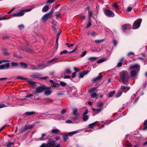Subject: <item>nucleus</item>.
<instances>
[{"mask_svg":"<svg viewBox=\"0 0 147 147\" xmlns=\"http://www.w3.org/2000/svg\"><path fill=\"white\" fill-rule=\"evenodd\" d=\"M130 74L131 77L136 76L137 72L134 70H132L130 72Z\"/></svg>","mask_w":147,"mask_h":147,"instance_id":"393cba45","label":"nucleus"},{"mask_svg":"<svg viewBox=\"0 0 147 147\" xmlns=\"http://www.w3.org/2000/svg\"><path fill=\"white\" fill-rule=\"evenodd\" d=\"M79 130H77L76 131L71 132H69L68 133V136H72V135L76 134V133H77L78 132Z\"/></svg>","mask_w":147,"mask_h":147,"instance_id":"a878e982","label":"nucleus"},{"mask_svg":"<svg viewBox=\"0 0 147 147\" xmlns=\"http://www.w3.org/2000/svg\"><path fill=\"white\" fill-rule=\"evenodd\" d=\"M31 67H30V69L32 70H35L37 69V68L35 67L33 65H31Z\"/></svg>","mask_w":147,"mask_h":147,"instance_id":"8fccbe9b","label":"nucleus"},{"mask_svg":"<svg viewBox=\"0 0 147 147\" xmlns=\"http://www.w3.org/2000/svg\"><path fill=\"white\" fill-rule=\"evenodd\" d=\"M97 57H91L88 58V60L91 61H93L97 60Z\"/></svg>","mask_w":147,"mask_h":147,"instance_id":"cd10ccee","label":"nucleus"},{"mask_svg":"<svg viewBox=\"0 0 147 147\" xmlns=\"http://www.w3.org/2000/svg\"><path fill=\"white\" fill-rule=\"evenodd\" d=\"M61 32V31L59 30L58 32V33L57 34V39L56 40V45L57 46V49L58 47V40L59 37V36L60 35Z\"/></svg>","mask_w":147,"mask_h":147,"instance_id":"f8f14e48","label":"nucleus"},{"mask_svg":"<svg viewBox=\"0 0 147 147\" xmlns=\"http://www.w3.org/2000/svg\"><path fill=\"white\" fill-rule=\"evenodd\" d=\"M97 87H93L91 88L90 89H89L88 92H97L98 91V90L97 89Z\"/></svg>","mask_w":147,"mask_h":147,"instance_id":"aec40b11","label":"nucleus"},{"mask_svg":"<svg viewBox=\"0 0 147 147\" xmlns=\"http://www.w3.org/2000/svg\"><path fill=\"white\" fill-rule=\"evenodd\" d=\"M67 53H68V52L66 50H64L63 51H61L60 53V54L61 55H63V54H66Z\"/></svg>","mask_w":147,"mask_h":147,"instance_id":"c03bdc74","label":"nucleus"},{"mask_svg":"<svg viewBox=\"0 0 147 147\" xmlns=\"http://www.w3.org/2000/svg\"><path fill=\"white\" fill-rule=\"evenodd\" d=\"M142 20L140 19L136 20L134 22L133 24V28L136 29L138 28L140 26Z\"/></svg>","mask_w":147,"mask_h":147,"instance_id":"423d86ee","label":"nucleus"},{"mask_svg":"<svg viewBox=\"0 0 147 147\" xmlns=\"http://www.w3.org/2000/svg\"><path fill=\"white\" fill-rule=\"evenodd\" d=\"M23 15V12L21 11L19 12L18 13H15L12 15L11 16L13 17H20Z\"/></svg>","mask_w":147,"mask_h":147,"instance_id":"ddd939ff","label":"nucleus"},{"mask_svg":"<svg viewBox=\"0 0 147 147\" xmlns=\"http://www.w3.org/2000/svg\"><path fill=\"white\" fill-rule=\"evenodd\" d=\"M46 133H44L43 134H42L41 135V137L39 138V140H43V138L44 137L46 136Z\"/></svg>","mask_w":147,"mask_h":147,"instance_id":"f704fd0d","label":"nucleus"},{"mask_svg":"<svg viewBox=\"0 0 147 147\" xmlns=\"http://www.w3.org/2000/svg\"><path fill=\"white\" fill-rule=\"evenodd\" d=\"M33 96V95L32 94H27L26 96V98H28L29 97H30L31 96Z\"/></svg>","mask_w":147,"mask_h":147,"instance_id":"69168bd1","label":"nucleus"},{"mask_svg":"<svg viewBox=\"0 0 147 147\" xmlns=\"http://www.w3.org/2000/svg\"><path fill=\"white\" fill-rule=\"evenodd\" d=\"M13 144V142H9L8 143L7 145V147H10Z\"/></svg>","mask_w":147,"mask_h":147,"instance_id":"3c124183","label":"nucleus"},{"mask_svg":"<svg viewBox=\"0 0 147 147\" xmlns=\"http://www.w3.org/2000/svg\"><path fill=\"white\" fill-rule=\"evenodd\" d=\"M102 75L98 76V77L93 78L92 81L94 82H95L97 81L100 79L101 78H102Z\"/></svg>","mask_w":147,"mask_h":147,"instance_id":"412c9836","label":"nucleus"},{"mask_svg":"<svg viewBox=\"0 0 147 147\" xmlns=\"http://www.w3.org/2000/svg\"><path fill=\"white\" fill-rule=\"evenodd\" d=\"M74 70L76 72H78L80 71V69L78 67H75L74 68Z\"/></svg>","mask_w":147,"mask_h":147,"instance_id":"0e129e2a","label":"nucleus"},{"mask_svg":"<svg viewBox=\"0 0 147 147\" xmlns=\"http://www.w3.org/2000/svg\"><path fill=\"white\" fill-rule=\"evenodd\" d=\"M125 145L127 147H131L133 146V145L128 140L125 141Z\"/></svg>","mask_w":147,"mask_h":147,"instance_id":"dca6fc26","label":"nucleus"},{"mask_svg":"<svg viewBox=\"0 0 147 147\" xmlns=\"http://www.w3.org/2000/svg\"><path fill=\"white\" fill-rule=\"evenodd\" d=\"M83 119L84 121H87L89 118V117L87 115H83Z\"/></svg>","mask_w":147,"mask_h":147,"instance_id":"e433bc0d","label":"nucleus"},{"mask_svg":"<svg viewBox=\"0 0 147 147\" xmlns=\"http://www.w3.org/2000/svg\"><path fill=\"white\" fill-rule=\"evenodd\" d=\"M84 75H85L83 72H80V76H79V78H82L83 77Z\"/></svg>","mask_w":147,"mask_h":147,"instance_id":"49530a36","label":"nucleus"},{"mask_svg":"<svg viewBox=\"0 0 147 147\" xmlns=\"http://www.w3.org/2000/svg\"><path fill=\"white\" fill-rule=\"evenodd\" d=\"M10 66L9 63H6L0 65V69H7L9 68Z\"/></svg>","mask_w":147,"mask_h":147,"instance_id":"9d476101","label":"nucleus"},{"mask_svg":"<svg viewBox=\"0 0 147 147\" xmlns=\"http://www.w3.org/2000/svg\"><path fill=\"white\" fill-rule=\"evenodd\" d=\"M51 132L53 134H60L61 131L57 129H55L51 130Z\"/></svg>","mask_w":147,"mask_h":147,"instance_id":"2eb2a0df","label":"nucleus"},{"mask_svg":"<svg viewBox=\"0 0 147 147\" xmlns=\"http://www.w3.org/2000/svg\"><path fill=\"white\" fill-rule=\"evenodd\" d=\"M66 112H67L66 110L65 109H64L61 111V114H62V115L64 114Z\"/></svg>","mask_w":147,"mask_h":147,"instance_id":"6e6d98bb","label":"nucleus"},{"mask_svg":"<svg viewBox=\"0 0 147 147\" xmlns=\"http://www.w3.org/2000/svg\"><path fill=\"white\" fill-rule=\"evenodd\" d=\"M41 75L37 73H34L33 74L31 77L33 78H40V77Z\"/></svg>","mask_w":147,"mask_h":147,"instance_id":"f3484780","label":"nucleus"},{"mask_svg":"<svg viewBox=\"0 0 147 147\" xmlns=\"http://www.w3.org/2000/svg\"><path fill=\"white\" fill-rule=\"evenodd\" d=\"M52 88L49 86L47 87L45 85L41 84L40 86L37 87L36 89V92H51V91Z\"/></svg>","mask_w":147,"mask_h":147,"instance_id":"f257e3e1","label":"nucleus"},{"mask_svg":"<svg viewBox=\"0 0 147 147\" xmlns=\"http://www.w3.org/2000/svg\"><path fill=\"white\" fill-rule=\"evenodd\" d=\"M106 59L105 58H103L102 59H100L97 61V63H101L104 61L106 60Z\"/></svg>","mask_w":147,"mask_h":147,"instance_id":"2f4dec72","label":"nucleus"},{"mask_svg":"<svg viewBox=\"0 0 147 147\" xmlns=\"http://www.w3.org/2000/svg\"><path fill=\"white\" fill-rule=\"evenodd\" d=\"M31 10V9H24V10H22V11L23 12V15H24L25 13V12L29 11Z\"/></svg>","mask_w":147,"mask_h":147,"instance_id":"5fc2aeb1","label":"nucleus"},{"mask_svg":"<svg viewBox=\"0 0 147 147\" xmlns=\"http://www.w3.org/2000/svg\"><path fill=\"white\" fill-rule=\"evenodd\" d=\"M3 53L4 55H9V53L7 51L6 49H4L3 50Z\"/></svg>","mask_w":147,"mask_h":147,"instance_id":"473e14b6","label":"nucleus"},{"mask_svg":"<svg viewBox=\"0 0 147 147\" xmlns=\"http://www.w3.org/2000/svg\"><path fill=\"white\" fill-rule=\"evenodd\" d=\"M103 10L105 14L107 16L109 17H113L114 16L115 14L112 11L110 10L106 9L105 8H104Z\"/></svg>","mask_w":147,"mask_h":147,"instance_id":"39448f33","label":"nucleus"},{"mask_svg":"<svg viewBox=\"0 0 147 147\" xmlns=\"http://www.w3.org/2000/svg\"><path fill=\"white\" fill-rule=\"evenodd\" d=\"M93 13L92 12L90 11L89 13V20H91V18L92 17Z\"/></svg>","mask_w":147,"mask_h":147,"instance_id":"de8ad7c7","label":"nucleus"},{"mask_svg":"<svg viewBox=\"0 0 147 147\" xmlns=\"http://www.w3.org/2000/svg\"><path fill=\"white\" fill-rule=\"evenodd\" d=\"M58 58H56V57H55L52 59H51V60L49 61H48V62L49 63H51L52 62H53L55 61Z\"/></svg>","mask_w":147,"mask_h":147,"instance_id":"a18cd8bd","label":"nucleus"},{"mask_svg":"<svg viewBox=\"0 0 147 147\" xmlns=\"http://www.w3.org/2000/svg\"><path fill=\"white\" fill-rule=\"evenodd\" d=\"M130 89V87L127 86H122L121 87L119 92H127Z\"/></svg>","mask_w":147,"mask_h":147,"instance_id":"9b49d317","label":"nucleus"},{"mask_svg":"<svg viewBox=\"0 0 147 147\" xmlns=\"http://www.w3.org/2000/svg\"><path fill=\"white\" fill-rule=\"evenodd\" d=\"M26 80L27 82H28L30 83L31 85L33 87H35L36 86V82H33L31 80H29L28 78H27V79Z\"/></svg>","mask_w":147,"mask_h":147,"instance_id":"4468645a","label":"nucleus"},{"mask_svg":"<svg viewBox=\"0 0 147 147\" xmlns=\"http://www.w3.org/2000/svg\"><path fill=\"white\" fill-rule=\"evenodd\" d=\"M35 113H36L34 111L26 112L24 113V114L29 116L33 115L35 114Z\"/></svg>","mask_w":147,"mask_h":147,"instance_id":"b1692460","label":"nucleus"},{"mask_svg":"<svg viewBox=\"0 0 147 147\" xmlns=\"http://www.w3.org/2000/svg\"><path fill=\"white\" fill-rule=\"evenodd\" d=\"M113 7H115L117 9H119V5H117L116 4H114L113 5Z\"/></svg>","mask_w":147,"mask_h":147,"instance_id":"680f3d73","label":"nucleus"},{"mask_svg":"<svg viewBox=\"0 0 147 147\" xmlns=\"http://www.w3.org/2000/svg\"><path fill=\"white\" fill-rule=\"evenodd\" d=\"M49 82L51 86L52 87L56 88L60 86V85L59 83L54 82L52 80H50Z\"/></svg>","mask_w":147,"mask_h":147,"instance_id":"1a4fd4ad","label":"nucleus"},{"mask_svg":"<svg viewBox=\"0 0 147 147\" xmlns=\"http://www.w3.org/2000/svg\"><path fill=\"white\" fill-rule=\"evenodd\" d=\"M10 61L7 60H0V65L3 63L9 62Z\"/></svg>","mask_w":147,"mask_h":147,"instance_id":"c9c22d12","label":"nucleus"},{"mask_svg":"<svg viewBox=\"0 0 147 147\" xmlns=\"http://www.w3.org/2000/svg\"><path fill=\"white\" fill-rule=\"evenodd\" d=\"M91 96L92 98L96 97V98H97L98 97L97 94L96 92H93L91 94Z\"/></svg>","mask_w":147,"mask_h":147,"instance_id":"58836bf2","label":"nucleus"},{"mask_svg":"<svg viewBox=\"0 0 147 147\" xmlns=\"http://www.w3.org/2000/svg\"><path fill=\"white\" fill-rule=\"evenodd\" d=\"M11 66L13 67H17L19 65V64L17 63L12 62L11 63Z\"/></svg>","mask_w":147,"mask_h":147,"instance_id":"7c9ffc66","label":"nucleus"},{"mask_svg":"<svg viewBox=\"0 0 147 147\" xmlns=\"http://www.w3.org/2000/svg\"><path fill=\"white\" fill-rule=\"evenodd\" d=\"M138 68H139V65L138 64H136L131 66L130 67L129 69H135L137 70V69H138Z\"/></svg>","mask_w":147,"mask_h":147,"instance_id":"a211bd4d","label":"nucleus"},{"mask_svg":"<svg viewBox=\"0 0 147 147\" xmlns=\"http://www.w3.org/2000/svg\"><path fill=\"white\" fill-rule=\"evenodd\" d=\"M129 76V74L127 71L123 70L120 73V78L123 83L127 81Z\"/></svg>","mask_w":147,"mask_h":147,"instance_id":"f03ea898","label":"nucleus"},{"mask_svg":"<svg viewBox=\"0 0 147 147\" xmlns=\"http://www.w3.org/2000/svg\"><path fill=\"white\" fill-rule=\"evenodd\" d=\"M25 51L27 52L31 53L33 51V50L29 48L26 49L25 50Z\"/></svg>","mask_w":147,"mask_h":147,"instance_id":"72a5a7b5","label":"nucleus"},{"mask_svg":"<svg viewBox=\"0 0 147 147\" xmlns=\"http://www.w3.org/2000/svg\"><path fill=\"white\" fill-rule=\"evenodd\" d=\"M97 122H98V121H96L91 124H90L89 125V127L90 128L92 129L93 128L94 126L95 125V124Z\"/></svg>","mask_w":147,"mask_h":147,"instance_id":"c85d7f7f","label":"nucleus"},{"mask_svg":"<svg viewBox=\"0 0 147 147\" xmlns=\"http://www.w3.org/2000/svg\"><path fill=\"white\" fill-rule=\"evenodd\" d=\"M78 110L76 109H75L73 110V114L75 116H76L78 114Z\"/></svg>","mask_w":147,"mask_h":147,"instance_id":"c756f323","label":"nucleus"},{"mask_svg":"<svg viewBox=\"0 0 147 147\" xmlns=\"http://www.w3.org/2000/svg\"><path fill=\"white\" fill-rule=\"evenodd\" d=\"M17 78L18 79H20L23 80H25L27 79V78L22 77L21 76H17Z\"/></svg>","mask_w":147,"mask_h":147,"instance_id":"a19ab883","label":"nucleus"},{"mask_svg":"<svg viewBox=\"0 0 147 147\" xmlns=\"http://www.w3.org/2000/svg\"><path fill=\"white\" fill-rule=\"evenodd\" d=\"M113 43L114 44V46L115 47H116L117 46V41L115 39H114L113 40Z\"/></svg>","mask_w":147,"mask_h":147,"instance_id":"4d7b16f0","label":"nucleus"},{"mask_svg":"<svg viewBox=\"0 0 147 147\" xmlns=\"http://www.w3.org/2000/svg\"><path fill=\"white\" fill-rule=\"evenodd\" d=\"M103 105V103L101 102L98 103V106L99 108L101 107Z\"/></svg>","mask_w":147,"mask_h":147,"instance_id":"603ef678","label":"nucleus"},{"mask_svg":"<svg viewBox=\"0 0 147 147\" xmlns=\"http://www.w3.org/2000/svg\"><path fill=\"white\" fill-rule=\"evenodd\" d=\"M67 94L70 97L74 98V97H76V94H73L72 92H67Z\"/></svg>","mask_w":147,"mask_h":147,"instance_id":"bb28decb","label":"nucleus"},{"mask_svg":"<svg viewBox=\"0 0 147 147\" xmlns=\"http://www.w3.org/2000/svg\"><path fill=\"white\" fill-rule=\"evenodd\" d=\"M66 45L67 46V47L69 48L71 47H72L74 46V44H71L70 45H69V43H67L66 44Z\"/></svg>","mask_w":147,"mask_h":147,"instance_id":"052dcab7","label":"nucleus"},{"mask_svg":"<svg viewBox=\"0 0 147 147\" xmlns=\"http://www.w3.org/2000/svg\"><path fill=\"white\" fill-rule=\"evenodd\" d=\"M76 74V73L75 72H74L72 74V76H71L72 78H74L75 77Z\"/></svg>","mask_w":147,"mask_h":147,"instance_id":"338daca9","label":"nucleus"},{"mask_svg":"<svg viewBox=\"0 0 147 147\" xmlns=\"http://www.w3.org/2000/svg\"><path fill=\"white\" fill-rule=\"evenodd\" d=\"M54 9H52L49 13H46L44 15L42 18V22H45L48 18H51L54 12Z\"/></svg>","mask_w":147,"mask_h":147,"instance_id":"20e7f679","label":"nucleus"},{"mask_svg":"<svg viewBox=\"0 0 147 147\" xmlns=\"http://www.w3.org/2000/svg\"><path fill=\"white\" fill-rule=\"evenodd\" d=\"M68 135H64L63 136V139L64 141H66L67 139H68Z\"/></svg>","mask_w":147,"mask_h":147,"instance_id":"ea45409f","label":"nucleus"},{"mask_svg":"<svg viewBox=\"0 0 147 147\" xmlns=\"http://www.w3.org/2000/svg\"><path fill=\"white\" fill-rule=\"evenodd\" d=\"M60 85L62 86H65L66 85V84L64 82L61 81L60 82Z\"/></svg>","mask_w":147,"mask_h":147,"instance_id":"bf43d9fd","label":"nucleus"},{"mask_svg":"<svg viewBox=\"0 0 147 147\" xmlns=\"http://www.w3.org/2000/svg\"><path fill=\"white\" fill-rule=\"evenodd\" d=\"M131 28V26L129 24H124L122 26L121 29L125 32L127 29L129 30Z\"/></svg>","mask_w":147,"mask_h":147,"instance_id":"6e6552de","label":"nucleus"},{"mask_svg":"<svg viewBox=\"0 0 147 147\" xmlns=\"http://www.w3.org/2000/svg\"><path fill=\"white\" fill-rule=\"evenodd\" d=\"M34 125H26L24 127L21 128L19 129V131L20 133H23V132L26 131V130L29 129H30L34 127Z\"/></svg>","mask_w":147,"mask_h":147,"instance_id":"0eeeda50","label":"nucleus"},{"mask_svg":"<svg viewBox=\"0 0 147 147\" xmlns=\"http://www.w3.org/2000/svg\"><path fill=\"white\" fill-rule=\"evenodd\" d=\"M52 147H61V146L59 143H58L56 145H55L54 146Z\"/></svg>","mask_w":147,"mask_h":147,"instance_id":"774afa93","label":"nucleus"},{"mask_svg":"<svg viewBox=\"0 0 147 147\" xmlns=\"http://www.w3.org/2000/svg\"><path fill=\"white\" fill-rule=\"evenodd\" d=\"M49 9V6L48 5H45L42 9V11L43 12H46L48 11Z\"/></svg>","mask_w":147,"mask_h":147,"instance_id":"6ab92c4d","label":"nucleus"},{"mask_svg":"<svg viewBox=\"0 0 147 147\" xmlns=\"http://www.w3.org/2000/svg\"><path fill=\"white\" fill-rule=\"evenodd\" d=\"M87 52L86 51H84L82 54L80 55L81 57H84L86 54Z\"/></svg>","mask_w":147,"mask_h":147,"instance_id":"e2e57ef3","label":"nucleus"},{"mask_svg":"<svg viewBox=\"0 0 147 147\" xmlns=\"http://www.w3.org/2000/svg\"><path fill=\"white\" fill-rule=\"evenodd\" d=\"M78 48V46H76L75 48L72 51H70L68 52V53H73Z\"/></svg>","mask_w":147,"mask_h":147,"instance_id":"09e8293b","label":"nucleus"},{"mask_svg":"<svg viewBox=\"0 0 147 147\" xmlns=\"http://www.w3.org/2000/svg\"><path fill=\"white\" fill-rule=\"evenodd\" d=\"M92 25L91 20H89L86 26V28H88L90 27Z\"/></svg>","mask_w":147,"mask_h":147,"instance_id":"4c0bfd02","label":"nucleus"},{"mask_svg":"<svg viewBox=\"0 0 147 147\" xmlns=\"http://www.w3.org/2000/svg\"><path fill=\"white\" fill-rule=\"evenodd\" d=\"M123 61H124L123 58H121L120 60V61H121V62H119L117 63V66L118 67H120L122 65V64L123 63Z\"/></svg>","mask_w":147,"mask_h":147,"instance_id":"4be33fe9","label":"nucleus"},{"mask_svg":"<svg viewBox=\"0 0 147 147\" xmlns=\"http://www.w3.org/2000/svg\"><path fill=\"white\" fill-rule=\"evenodd\" d=\"M24 25L22 24L18 26V27L20 30H22L24 28Z\"/></svg>","mask_w":147,"mask_h":147,"instance_id":"864d4df0","label":"nucleus"},{"mask_svg":"<svg viewBox=\"0 0 147 147\" xmlns=\"http://www.w3.org/2000/svg\"><path fill=\"white\" fill-rule=\"evenodd\" d=\"M55 142V140H53L52 138H50L48 141L47 143H43L40 147H52L54 146Z\"/></svg>","mask_w":147,"mask_h":147,"instance_id":"7ed1b4c3","label":"nucleus"},{"mask_svg":"<svg viewBox=\"0 0 147 147\" xmlns=\"http://www.w3.org/2000/svg\"><path fill=\"white\" fill-rule=\"evenodd\" d=\"M103 40H95L94 42H95L96 43L99 44V43H101Z\"/></svg>","mask_w":147,"mask_h":147,"instance_id":"79ce46f5","label":"nucleus"},{"mask_svg":"<svg viewBox=\"0 0 147 147\" xmlns=\"http://www.w3.org/2000/svg\"><path fill=\"white\" fill-rule=\"evenodd\" d=\"M20 65L25 69H26L28 66V65L25 63L24 62H20Z\"/></svg>","mask_w":147,"mask_h":147,"instance_id":"5701e85b","label":"nucleus"},{"mask_svg":"<svg viewBox=\"0 0 147 147\" xmlns=\"http://www.w3.org/2000/svg\"><path fill=\"white\" fill-rule=\"evenodd\" d=\"M65 71L66 73L68 74H70L71 73V70L69 68L66 69H65Z\"/></svg>","mask_w":147,"mask_h":147,"instance_id":"37998d69","label":"nucleus"},{"mask_svg":"<svg viewBox=\"0 0 147 147\" xmlns=\"http://www.w3.org/2000/svg\"><path fill=\"white\" fill-rule=\"evenodd\" d=\"M55 1V0H48L47 1V3H52L54 2Z\"/></svg>","mask_w":147,"mask_h":147,"instance_id":"13d9d810","label":"nucleus"}]
</instances>
